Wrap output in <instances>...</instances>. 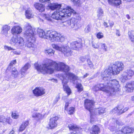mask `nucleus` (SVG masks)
I'll use <instances>...</instances> for the list:
<instances>
[{
    "label": "nucleus",
    "instance_id": "f257e3e1",
    "mask_svg": "<svg viewBox=\"0 0 134 134\" xmlns=\"http://www.w3.org/2000/svg\"><path fill=\"white\" fill-rule=\"evenodd\" d=\"M124 66L121 62H117L111 67H109L102 72L101 76L104 82L98 84L92 88L93 90L96 92L99 90L106 92L110 94L119 91L120 86L119 82L116 80H110L112 75L119 74L122 71Z\"/></svg>",
    "mask_w": 134,
    "mask_h": 134
},
{
    "label": "nucleus",
    "instance_id": "f03ea898",
    "mask_svg": "<svg viewBox=\"0 0 134 134\" xmlns=\"http://www.w3.org/2000/svg\"><path fill=\"white\" fill-rule=\"evenodd\" d=\"M35 68L37 70L43 74L53 73L55 69L58 71H61L66 73L67 79L75 81L77 77L74 74L68 72L70 70V68L62 62L56 63L52 60H49L45 64L40 65L37 63L34 64Z\"/></svg>",
    "mask_w": 134,
    "mask_h": 134
},
{
    "label": "nucleus",
    "instance_id": "7ed1b4c3",
    "mask_svg": "<svg viewBox=\"0 0 134 134\" xmlns=\"http://www.w3.org/2000/svg\"><path fill=\"white\" fill-rule=\"evenodd\" d=\"M48 6L52 10L57 9L52 15L51 18L53 19L57 20H61L63 17L70 16L71 15L70 11L67 10V7L65 8H61V5L55 4H50Z\"/></svg>",
    "mask_w": 134,
    "mask_h": 134
},
{
    "label": "nucleus",
    "instance_id": "20e7f679",
    "mask_svg": "<svg viewBox=\"0 0 134 134\" xmlns=\"http://www.w3.org/2000/svg\"><path fill=\"white\" fill-rule=\"evenodd\" d=\"M37 32L40 37L43 38L49 39L52 42H61L63 41L64 39L63 36L55 31L51 30L47 31L45 32L43 30L38 29L37 30Z\"/></svg>",
    "mask_w": 134,
    "mask_h": 134
},
{
    "label": "nucleus",
    "instance_id": "39448f33",
    "mask_svg": "<svg viewBox=\"0 0 134 134\" xmlns=\"http://www.w3.org/2000/svg\"><path fill=\"white\" fill-rule=\"evenodd\" d=\"M67 10H69L74 15V17L71 18L70 20L67 21V23L70 25L71 27L74 28L75 30H77L79 28V24L78 23L79 20L81 19L80 15L76 13L71 7L69 6H67Z\"/></svg>",
    "mask_w": 134,
    "mask_h": 134
},
{
    "label": "nucleus",
    "instance_id": "423d86ee",
    "mask_svg": "<svg viewBox=\"0 0 134 134\" xmlns=\"http://www.w3.org/2000/svg\"><path fill=\"white\" fill-rule=\"evenodd\" d=\"M24 34L25 37L27 40L28 42H34L36 41L34 31L32 30L31 26L29 24L27 25Z\"/></svg>",
    "mask_w": 134,
    "mask_h": 134
},
{
    "label": "nucleus",
    "instance_id": "0eeeda50",
    "mask_svg": "<svg viewBox=\"0 0 134 134\" xmlns=\"http://www.w3.org/2000/svg\"><path fill=\"white\" fill-rule=\"evenodd\" d=\"M52 46L53 48L61 51L67 56L70 55L72 53L70 49L68 46H62L60 47L55 44H52Z\"/></svg>",
    "mask_w": 134,
    "mask_h": 134
},
{
    "label": "nucleus",
    "instance_id": "6e6552de",
    "mask_svg": "<svg viewBox=\"0 0 134 134\" xmlns=\"http://www.w3.org/2000/svg\"><path fill=\"white\" fill-rule=\"evenodd\" d=\"M94 104V102L92 100L86 99L85 100L84 106L87 110L89 111L91 113V122L92 121L93 109Z\"/></svg>",
    "mask_w": 134,
    "mask_h": 134
},
{
    "label": "nucleus",
    "instance_id": "1a4fd4ad",
    "mask_svg": "<svg viewBox=\"0 0 134 134\" xmlns=\"http://www.w3.org/2000/svg\"><path fill=\"white\" fill-rule=\"evenodd\" d=\"M68 127L70 130H71L73 132H71L69 134H80L81 129L79 128L73 124H70L68 125Z\"/></svg>",
    "mask_w": 134,
    "mask_h": 134
},
{
    "label": "nucleus",
    "instance_id": "9d476101",
    "mask_svg": "<svg viewBox=\"0 0 134 134\" xmlns=\"http://www.w3.org/2000/svg\"><path fill=\"white\" fill-rule=\"evenodd\" d=\"M12 120L10 117H5L3 115H0V124L6 125L7 124H10L12 122Z\"/></svg>",
    "mask_w": 134,
    "mask_h": 134
},
{
    "label": "nucleus",
    "instance_id": "9b49d317",
    "mask_svg": "<svg viewBox=\"0 0 134 134\" xmlns=\"http://www.w3.org/2000/svg\"><path fill=\"white\" fill-rule=\"evenodd\" d=\"M33 93L37 97L44 94L45 93V89L42 87H36L33 91Z\"/></svg>",
    "mask_w": 134,
    "mask_h": 134
},
{
    "label": "nucleus",
    "instance_id": "f8f14e48",
    "mask_svg": "<svg viewBox=\"0 0 134 134\" xmlns=\"http://www.w3.org/2000/svg\"><path fill=\"white\" fill-rule=\"evenodd\" d=\"M58 118L57 116H55L51 118L49 123V128L52 129L56 127L57 125V121Z\"/></svg>",
    "mask_w": 134,
    "mask_h": 134
},
{
    "label": "nucleus",
    "instance_id": "ddd939ff",
    "mask_svg": "<svg viewBox=\"0 0 134 134\" xmlns=\"http://www.w3.org/2000/svg\"><path fill=\"white\" fill-rule=\"evenodd\" d=\"M22 27L16 25L12 28L11 31L12 34L14 35L20 34L22 31Z\"/></svg>",
    "mask_w": 134,
    "mask_h": 134
},
{
    "label": "nucleus",
    "instance_id": "4468645a",
    "mask_svg": "<svg viewBox=\"0 0 134 134\" xmlns=\"http://www.w3.org/2000/svg\"><path fill=\"white\" fill-rule=\"evenodd\" d=\"M94 111H92L93 115H92V121L91 122L92 123L93 121V115L94 114L97 115H100L103 114L104 113H105V109L102 107H100L97 109H96L95 110H94Z\"/></svg>",
    "mask_w": 134,
    "mask_h": 134
},
{
    "label": "nucleus",
    "instance_id": "2eb2a0df",
    "mask_svg": "<svg viewBox=\"0 0 134 134\" xmlns=\"http://www.w3.org/2000/svg\"><path fill=\"white\" fill-rule=\"evenodd\" d=\"M119 132L125 134H128L133 133L134 132V130L132 127H123Z\"/></svg>",
    "mask_w": 134,
    "mask_h": 134
},
{
    "label": "nucleus",
    "instance_id": "dca6fc26",
    "mask_svg": "<svg viewBox=\"0 0 134 134\" xmlns=\"http://www.w3.org/2000/svg\"><path fill=\"white\" fill-rule=\"evenodd\" d=\"M67 80L65 81L64 79H63L62 81L63 88L64 91L67 93L68 95H69L71 93V91L70 89L67 84Z\"/></svg>",
    "mask_w": 134,
    "mask_h": 134
},
{
    "label": "nucleus",
    "instance_id": "f3484780",
    "mask_svg": "<svg viewBox=\"0 0 134 134\" xmlns=\"http://www.w3.org/2000/svg\"><path fill=\"white\" fill-rule=\"evenodd\" d=\"M70 47L71 48L75 50H78L82 46L81 42H71Z\"/></svg>",
    "mask_w": 134,
    "mask_h": 134
},
{
    "label": "nucleus",
    "instance_id": "a211bd4d",
    "mask_svg": "<svg viewBox=\"0 0 134 134\" xmlns=\"http://www.w3.org/2000/svg\"><path fill=\"white\" fill-rule=\"evenodd\" d=\"M108 2L112 6L118 7L121 3V0H108Z\"/></svg>",
    "mask_w": 134,
    "mask_h": 134
},
{
    "label": "nucleus",
    "instance_id": "6ab92c4d",
    "mask_svg": "<svg viewBox=\"0 0 134 134\" xmlns=\"http://www.w3.org/2000/svg\"><path fill=\"white\" fill-rule=\"evenodd\" d=\"M30 67L29 64L27 63L25 64V65L21 70V77H24L26 75V72Z\"/></svg>",
    "mask_w": 134,
    "mask_h": 134
},
{
    "label": "nucleus",
    "instance_id": "aec40b11",
    "mask_svg": "<svg viewBox=\"0 0 134 134\" xmlns=\"http://www.w3.org/2000/svg\"><path fill=\"white\" fill-rule=\"evenodd\" d=\"M10 29V27L7 25H3L2 28L1 33L3 35L6 36L8 34V31Z\"/></svg>",
    "mask_w": 134,
    "mask_h": 134
},
{
    "label": "nucleus",
    "instance_id": "412c9836",
    "mask_svg": "<svg viewBox=\"0 0 134 134\" xmlns=\"http://www.w3.org/2000/svg\"><path fill=\"white\" fill-rule=\"evenodd\" d=\"M29 123L28 120H26L23 122L20 126L19 131V132H22L24 130L28 125Z\"/></svg>",
    "mask_w": 134,
    "mask_h": 134
},
{
    "label": "nucleus",
    "instance_id": "4be33fe9",
    "mask_svg": "<svg viewBox=\"0 0 134 134\" xmlns=\"http://www.w3.org/2000/svg\"><path fill=\"white\" fill-rule=\"evenodd\" d=\"M126 88V91L128 92H131L134 90L133 85L132 82H128L125 86Z\"/></svg>",
    "mask_w": 134,
    "mask_h": 134
},
{
    "label": "nucleus",
    "instance_id": "5701e85b",
    "mask_svg": "<svg viewBox=\"0 0 134 134\" xmlns=\"http://www.w3.org/2000/svg\"><path fill=\"white\" fill-rule=\"evenodd\" d=\"M34 5L36 8L39 12H42L44 10L45 7L43 4L39 3H36Z\"/></svg>",
    "mask_w": 134,
    "mask_h": 134
},
{
    "label": "nucleus",
    "instance_id": "b1692460",
    "mask_svg": "<svg viewBox=\"0 0 134 134\" xmlns=\"http://www.w3.org/2000/svg\"><path fill=\"white\" fill-rule=\"evenodd\" d=\"M129 79H130L127 75V73L124 72L121 75L120 78V81L123 82H126Z\"/></svg>",
    "mask_w": 134,
    "mask_h": 134
},
{
    "label": "nucleus",
    "instance_id": "393cba45",
    "mask_svg": "<svg viewBox=\"0 0 134 134\" xmlns=\"http://www.w3.org/2000/svg\"><path fill=\"white\" fill-rule=\"evenodd\" d=\"M100 131V129L97 125L93 126L92 129L90 132L92 134H98Z\"/></svg>",
    "mask_w": 134,
    "mask_h": 134
},
{
    "label": "nucleus",
    "instance_id": "a878e982",
    "mask_svg": "<svg viewBox=\"0 0 134 134\" xmlns=\"http://www.w3.org/2000/svg\"><path fill=\"white\" fill-rule=\"evenodd\" d=\"M25 15L27 18L29 19L33 17V15L31 10L29 8L26 10Z\"/></svg>",
    "mask_w": 134,
    "mask_h": 134
},
{
    "label": "nucleus",
    "instance_id": "bb28decb",
    "mask_svg": "<svg viewBox=\"0 0 134 134\" xmlns=\"http://www.w3.org/2000/svg\"><path fill=\"white\" fill-rule=\"evenodd\" d=\"M32 116L33 118H35L37 120L42 119L43 116L41 114L36 113H33Z\"/></svg>",
    "mask_w": 134,
    "mask_h": 134
},
{
    "label": "nucleus",
    "instance_id": "cd10ccee",
    "mask_svg": "<svg viewBox=\"0 0 134 134\" xmlns=\"http://www.w3.org/2000/svg\"><path fill=\"white\" fill-rule=\"evenodd\" d=\"M128 35L129 38L132 42H134V31L130 30L129 31Z\"/></svg>",
    "mask_w": 134,
    "mask_h": 134
},
{
    "label": "nucleus",
    "instance_id": "c85d7f7f",
    "mask_svg": "<svg viewBox=\"0 0 134 134\" xmlns=\"http://www.w3.org/2000/svg\"><path fill=\"white\" fill-rule=\"evenodd\" d=\"M124 72L127 73V75L130 79L132 77L134 74L133 71L130 69H127Z\"/></svg>",
    "mask_w": 134,
    "mask_h": 134
},
{
    "label": "nucleus",
    "instance_id": "c756f323",
    "mask_svg": "<svg viewBox=\"0 0 134 134\" xmlns=\"http://www.w3.org/2000/svg\"><path fill=\"white\" fill-rule=\"evenodd\" d=\"M24 41L23 39L20 36L17 37L16 38L13 37L11 39V42H23Z\"/></svg>",
    "mask_w": 134,
    "mask_h": 134
},
{
    "label": "nucleus",
    "instance_id": "7c9ffc66",
    "mask_svg": "<svg viewBox=\"0 0 134 134\" xmlns=\"http://www.w3.org/2000/svg\"><path fill=\"white\" fill-rule=\"evenodd\" d=\"M18 74V72L16 70L14 69L12 71V72L11 76L14 78H16Z\"/></svg>",
    "mask_w": 134,
    "mask_h": 134
},
{
    "label": "nucleus",
    "instance_id": "2f4dec72",
    "mask_svg": "<svg viewBox=\"0 0 134 134\" xmlns=\"http://www.w3.org/2000/svg\"><path fill=\"white\" fill-rule=\"evenodd\" d=\"M54 51L52 49H49L45 50V53H48L50 55H53L54 53Z\"/></svg>",
    "mask_w": 134,
    "mask_h": 134
},
{
    "label": "nucleus",
    "instance_id": "473e14b6",
    "mask_svg": "<svg viewBox=\"0 0 134 134\" xmlns=\"http://www.w3.org/2000/svg\"><path fill=\"white\" fill-rule=\"evenodd\" d=\"M97 16L98 18L103 16V10L100 8H99L97 10Z\"/></svg>",
    "mask_w": 134,
    "mask_h": 134
},
{
    "label": "nucleus",
    "instance_id": "72a5a7b5",
    "mask_svg": "<svg viewBox=\"0 0 134 134\" xmlns=\"http://www.w3.org/2000/svg\"><path fill=\"white\" fill-rule=\"evenodd\" d=\"M76 87L78 89V91L80 92L83 90V87L81 83H77L76 84Z\"/></svg>",
    "mask_w": 134,
    "mask_h": 134
},
{
    "label": "nucleus",
    "instance_id": "f704fd0d",
    "mask_svg": "<svg viewBox=\"0 0 134 134\" xmlns=\"http://www.w3.org/2000/svg\"><path fill=\"white\" fill-rule=\"evenodd\" d=\"M71 1L73 2L75 5L77 6H79L81 4L80 0H71Z\"/></svg>",
    "mask_w": 134,
    "mask_h": 134
},
{
    "label": "nucleus",
    "instance_id": "c9c22d12",
    "mask_svg": "<svg viewBox=\"0 0 134 134\" xmlns=\"http://www.w3.org/2000/svg\"><path fill=\"white\" fill-rule=\"evenodd\" d=\"M19 115L15 112H13L12 114V118L14 119H17L19 118Z\"/></svg>",
    "mask_w": 134,
    "mask_h": 134
},
{
    "label": "nucleus",
    "instance_id": "e433bc0d",
    "mask_svg": "<svg viewBox=\"0 0 134 134\" xmlns=\"http://www.w3.org/2000/svg\"><path fill=\"white\" fill-rule=\"evenodd\" d=\"M16 63V60H14L12 61L9 64V65L8 67V69H10L12 68V66L14 64H15Z\"/></svg>",
    "mask_w": 134,
    "mask_h": 134
},
{
    "label": "nucleus",
    "instance_id": "4c0bfd02",
    "mask_svg": "<svg viewBox=\"0 0 134 134\" xmlns=\"http://www.w3.org/2000/svg\"><path fill=\"white\" fill-rule=\"evenodd\" d=\"M129 109L128 107H126L124 108L122 111H119V112L118 113V115H119L122 113L125 112L127 111Z\"/></svg>",
    "mask_w": 134,
    "mask_h": 134
},
{
    "label": "nucleus",
    "instance_id": "58836bf2",
    "mask_svg": "<svg viewBox=\"0 0 134 134\" xmlns=\"http://www.w3.org/2000/svg\"><path fill=\"white\" fill-rule=\"evenodd\" d=\"M87 63L89 65L90 68H92L93 67V65L92 63L91 62L90 59H88L87 60Z\"/></svg>",
    "mask_w": 134,
    "mask_h": 134
},
{
    "label": "nucleus",
    "instance_id": "ea45409f",
    "mask_svg": "<svg viewBox=\"0 0 134 134\" xmlns=\"http://www.w3.org/2000/svg\"><path fill=\"white\" fill-rule=\"evenodd\" d=\"M75 108L73 107H71L69 108V111L68 113L70 114H73Z\"/></svg>",
    "mask_w": 134,
    "mask_h": 134
},
{
    "label": "nucleus",
    "instance_id": "a19ab883",
    "mask_svg": "<svg viewBox=\"0 0 134 134\" xmlns=\"http://www.w3.org/2000/svg\"><path fill=\"white\" fill-rule=\"evenodd\" d=\"M97 36L98 38L100 39L103 37V33L99 32L97 34Z\"/></svg>",
    "mask_w": 134,
    "mask_h": 134
},
{
    "label": "nucleus",
    "instance_id": "79ce46f5",
    "mask_svg": "<svg viewBox=\"0 0 134 134\" xmlns=\"http://www.w3.org/2000/svg\"><path fill=\"white\" fill-rule=\"evenodd\" d=\"M72 99H70L68 102H66L65 107V110H68L67 108L69 106V104L71 103V102L72 101Z\"/></svg>",
    "mask_w": 134,
    "mask_h": 134
},
{
    "label": "nucleus",
    "instance_id": "37998d69",
    "mask_svg": "<svg viewBox=\"0 0 134 134\" xmlns=\"http://www.w3.org/2000/svg\"><path fill=\"white\" fill-rule=\"evenodd\" d=\"M44 16L45 17V19L49 21H52L51 17L49 15L45 14Z\"/></svg>",
    "mask_w": 134,
    "mask_h": 134
},
{
    "label": "nucleus",
    "instance_id": "c03bdc74",
    "mask_svg": "<svg viewBox=\"0 0 134 134\" xmlns=\"http://www.w3.org/2000/svg\"><path fill=\"white\" fill-rule=\"evenodd\" d=\"M90 25H88L85 29V31L86 33L89 32L90 30Z\"/></svg>",
    "mask_w": 134,
    "mask_h": 134
},
{
    "label": "nucleus",
    "instance_id": "a18cd8bd",
    "mask_svg": "<svg viewBox=\"0 0 134 134\" xmlns=\"http://www.w3.org/2000/svg\"><path fill=\"white\" fill-rule=\"evenodd\" d=\"M60 97L59 95H58L56 97L55 99L54 100L53 102V103L55 104H56L57 102L60 99Z\"/></svg>",
    "mask_w": 134,
    "mask_h": 134
},
{
    "label": "nucleus",
    "instance_id": "49530a36",
    "mask_svg": "<svg viewBox=\"0 0 134 134\" xmlns=\"http://www.w3.org/2000/svg\"><path fill=\"white\" fill-rule=\"evenodd\" d=\"M111 112L113 114L117 113V115H118V114L119 113V111L118 110V108L116 107L114 108L111 111Z\"/></svg>",
    "mask_w": 134,
    "mask_h": 134
},
{
    "label": "nucleus",
    "instance_id": "de8ad7c7",
    "mask_svg": "<svg viewBox=\"0 0 134 134\" xmlns=\"http://www.w3.org/2000/svg\"><path fill=\"white\" fill-rule=\"evenodd\" d=\"M4 49L5 50H7L8 51L12 50L13 49V48L10 47H9L7 46H5L4 47Z\"/></svg>",
    "mask_w": 134,
    "mask_h": 134
},
{
    "label": "nucleus",
    "instance_id": "09e8293b",
    "mask_svg": "<svg viewBox=\"0 0 134 134\" xmlns=\"http://www.w3.org/2000/svg\"><path fill=\"white\" fill-rule=\"evenodd\" d=\"M102 48L104 49L105 51H107L108 50L107 46L104 44H103L102 46Z\"/></svg>",
    "mask_w": 134,
    "mask_h": 134
},
{
    "label": "nucleus",
    "instance_id": "8fccbe9b",
    "mask_svg": "<svg viewBox=\"0 0 134 134\" xmlns=\"http://www.w3.org/2000/svg\"><path fill=\"white\" fill-rule=\"evenodd\" d=\"M123 107L122 105H120L118 106L116 108H118V110L119 112V111H122V109L123 108Z\"/></svg>",
    "mask_w": 134,
    "mask_h": 134
},
{
    "label": "nucleus",
    "instance_id": "3c124183",
    "mask_svg": "<svg viewBox=\"0 0 134 134\" xmlns=\"http://www.w3.org/2000/svg\"><path fill=\"white\" fill-rule=\"evenodd\" d=\"M92 46L94 48H97L98 47V45L96 44L95 42H92Z\"/></svg>",
    "mask_w": 134,
    "mask_h": 134
},
{
    "label": "nucleus",
    "instance_id": "603ef678",
    "mask_svg": "<svg viewBox=\"0 0 134 134\" xmlns=\"http://www.w3.org/2000/svg\"><path fill=\"white\" fill-rule=\"evenodd\" d=\"M40 1L41 3H50V0H40Z\"/></svg>",
    "mask_w": 134,
    "mask_h": 134
},
{
    "label": "nucleus",
    "instance_id": "864d4df0",
    "mask_svg": "<svg viewBox=\"0 0 134 134\" xmlns=\"http://www.w3.org/2000/svg\"><path fill=\"white\" fill-rule=\"evenodd\" d=\"M12 76H10L8 75H7L5 76V77L4 79H5V80H9L10 79L12 78Z\"/></svg>",
    "mask_w": 134,
    "mask_h": 134
},
{
    "label": "nucleus",
    "instance_id": "5fc2aeb1",
    "mask_svg": "<svg viewBox=\"0 0 134 134\" xmlns=\"http://www.w3.org/2000/svg\"><path fill=\"white\" fill-rule=\"evenodd\" d=\"M116 34L118 36H120V34L119 30H116Z\"/></svg>",
    "mask_w": 134,
    "mask_h": 134
},
{
    "label": "nucleus",
    "instance_id": "6e6d98bb",
    "mask_svg": "<svg viewBox=\"0 0 134 134\" xmlns=\"http://www.w3.org/2000/svg\"><path fill=\"white\" fill-rule=\"evenodd\" d=\"M80 60L81 61L83 62L85 60V58L84 57H81Z\"/></svg>",
    "mask_w": 134,
    "mask_h": 134
},
{
    "label": "nucleus",
    "instance_id": "4d7b16f0",
    "mask_svg": "<svg viewBox=\"0 0 134 134\" xmlns=\"http://www.w3.org/2000/svg\"><path fill=\"white\" fill-rule=\"evenodd\" d=\"M32 42H28V43L27 44V47H32Z\"/></svg>",
    "mask_w": 134,
    "mask_h": 134
},
{
    "label": "nucleus",
    "instance_id": "13d9d810",
    "mask_svg": "<svg viewBox=\"0 0 134 134\" xmlns=\"http://www.w3.org/2000/svg\"><path fill=\"white\" fill-rule=\"evenodd\" d=\"M116 123L119 125H122V122L118 120L116 121Z\"/></svg>",
    "mask_w": 134,
    "mask_h": 134
},
{
    "label": "nucleus",
    "instance_id": "bf43d9fd",
    "mask_svg": "<svg viewBox=\"0 0 134 134\" xmlns=\"http://www.w3.org/2000/svg\"><path fill=\"white\" fill-rule=\"evenodd\" d=\"M83 41H84V39L83 38H80L79 39V40L78 41H79V42H81Z\"/></svg>",
    "mask_w": 134,
    "mask_h": 134
},
{
    "label": "nucleus",
    "instance_id": "052dcab7",
    "mask_svg": "<svg viewBox=\"0 0 134 134\" xmlns=\"http://www.w3.org/2000/svg\"><path fill=\"white\" fill-rule=\"evenodd\" d=\"M13 52L14 54L17 55L19 54L20 53V52H18L16 51H13Z\"/></svg>",
    "mask_w": 134,
    "mask_h": 134
},
{
    "label": "nucleus",
    "instance_id": "680f3d73",
    "mask_svg": "<svg viewBox=\"0 0 134 134\" xmlns=\"http://www.w3.org/2000/svg\"><path fill=\"white\" fill-rule=\"evenodd\" d=\"M89 75V74L87 73H86L85 75H84L83 77V78H84L86 77H87L88 75Z\"/></svg>",
    "mask_w": 134,
    "mask_h": 134
},
{
    "label": "nucleus",
    "instance_id": "e2e57ef3",
    "mask_svg": "<svg viewBox=\"0 0 134 134\" xmlns=\"http://www.w3.org/2000/svg\"><path fill=\"white\" fill-rule=\"evenodd\" d=\"M104 25L106 27H108V26L107 25V23L105 22H104Z\"/></svg>",
    "mask_w": 134,
    "mask_h": 134
},
{
    "label": "nucleus",
    "instance_id": "0e129e2a",
    "mask_svg": "<svg viewBox=\"0 0 134 134\" xmlns=\"http://www.w3.org/2000/svg\"><path fill=\"white\" fill-rule=\"evenodd\" d=\"M126 17L127 18V19H130V16H129V15H128V14H127V15H126Z\"/></svg>",
    "mask_w": 134,
    "mask_h": 134
},
{
    "label": "nucleus",
    "instance_id": "69168bd1",
    "mask_svg": "<svg viewBox=\"0 0 134 134\" xmlns=\"http://www.w3.org/2000/svg\"><path fill=\"white\" fill-rule=\"evenodd\" d=\"M14 131L13 130L10 131L9 134H13L14 133Z\"/></svg>",
    "mask_w": 134,
    "mask_h": 134
},
{
    "label": "nucleus",
    "instance_id": "338daca9",
    "mask_svg": "<svg viewBox=\"0 0 134 134\" xmlns=\"http://www.w3.org/2000/svg\"><path fill=\"white\" fill-rule=\"evenodd\" d=\"M114 25V23H110V26L111 27H112Z\"/></svg>",
    "mask_w": 134,
    "mask_h": 134
},
{
    "label": "nucleus",
    "instance_id": "774afa93",
    "mask_svg": "<svg viewBox=\"0 0 134 134\" xmlns=\"http://www.w3.org/2000/svg\"><path fill=\"white\" fill-rule=\"evenodd\" d=\"M51 80L52 81L55 82H57V80L54 79H52Z\"/></svg>",
    "mask_w": 134,
    "mask_h": 134
}]
</instances>
